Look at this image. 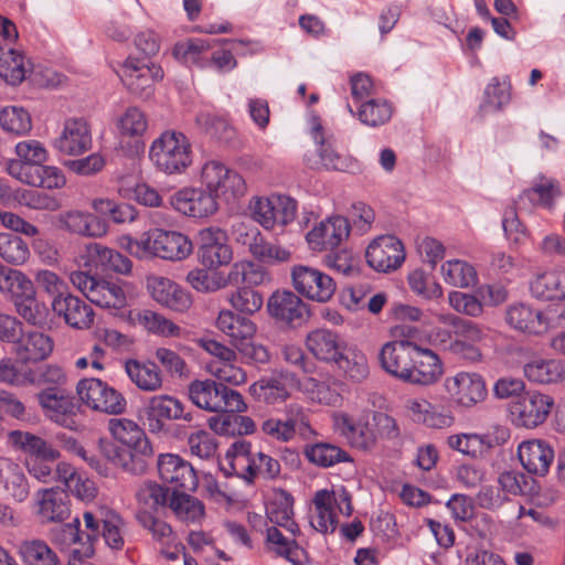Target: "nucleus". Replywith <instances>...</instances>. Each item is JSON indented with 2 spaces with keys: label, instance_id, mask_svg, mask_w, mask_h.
<instances>
[{
  "label": "nucleus",
  "instance_id": "nucleus-1",
  "mask_svg": "<svg viewBox=\"0 0 565 565\" xmlns=\"http://www.w3.org/2000/svg\"><path fill=\"white\" fill-rule=\"evenodd\" d=\"M108 428L116 441L102 443L103 455L116 467L131 475L146 471L148 459L153 455L152 446L145 430L132 419L111 418Z\"/></svg>",
  "mask_w": 565,
  "mask_h": 565
},
{
  "label": "nucleus",
  "instance_id": "nucleus-2",
  "mask_svg": "<svg viewBox=\"0 0 565 565\" xmlns=\"http://www.w3.org/2000/svg\"><path fill=\"white\" fill-rule=\"evenodd\" d=\"M127 249L138 258L156 256L168 260H182L193 250L188 236L174 231L153 228L143 234L140 239L125 238Z\"/></svg>",
  "mask_w": 565,
  "mask_h": 565
},
{
  "label": "nucleus",
  "instance_id": "nucleus-3",
  "mask_svg": "<svg viewBox=\"0 0 565 565\" xmlns=\"http://www.w3.org/2000/svg\"><path fill=\"white\" fill-rule=\"evenodd\" d=\"M149 158L159 171L181 174L192 164V145L184 134L167 130L153 140Z\"/></svg>",
  "mask_w": 565,
  "mask_h": 565
},
{
  "label": "nucleus",
  "instance_id": "nucleus-4",
  "mask_svg": "<svg viewBox=\"0 0 565 565\" xmlns=\"http://www.w3.org/2000/svg\"><path fill=\"white\" fill-rule=\"evenodd\" d=\"M190 401L199 408L211 413H244L247 404L243 395L214 380H194L189 384Z\"/></svg>",
  "mask_w": 565,
  "mask_h": 565
},
{
  "label": "nucleus",
  "instance_id": "nucleus-5",
  "mask_svg": "<svg viewBox=\"0 0 565 565\" xmlns=\"http://www.w3.org/2000/svg\"><path fill=\"white\" fill-rule=\"evenodd\" d=\"M297 210V201L281 194L255 196L249 202L252 218L266 231L282 233L296 218Z\"/></svg>",
  "mask_w": 565,
  "mask_h": 565
},
{
  "label": "nucleus",
  "instance_id": "nucleus-6",
  "mask_svg": "<svg viewBox=\"0 0 565 565\" xmlns=\"http://www.w3.org/2000/svg\"><path fill=\"white\" fill-rule=\"evenodd\" d=\"M315 514L311 526L320 533H333L338 526V513L349 516L352 513L351 495L344 489L319 490L313 497Z\"/></svg>",
  "mask_w": 565,
  "mask_h": 565
},
{
  "label": "nucleus",
  "instance_id": "nucleus-7",
  "mask_svg": "<svg viewBox=\"0 0 565 565\" xmlns=\"http://www.w3.org/2000/svg\"><path fill=\"white\" fill-rule=\"evenodd\" d=\"M76 393L87 407L105 414L119 415L127 407L122 394L99 379L81 380L76 385Z\"/></svg>",
  "mask_w": 565,
  "mask_h": 565
},
{
  "label": "nucleus",
  "instance_id": "nucleus-8",
  "mask_svg": "<svg viewBox=\"0 0 565 565\" xmlns=\"http://www.w3.org/2000/svg\"><path fill=\"white\" fill-rule=\"evenodd\" d=\"M70 280L92 303L98 307L120 309L126 305V295L116 282L97 279L81 270L71 273Z\"/></svg>",
  "mask_w": 565,
  "mask_h": 565
},
{
  "label": "nucleus",
  "instance_id": "nucleus-9",
  "mask_svg": "<svg viewBox=\"0 0 565 565\" xmlns=\"http://www.w3.org/2000/svg\"><path fill=\"white\" fill-rule=\"evenodd\" d=\"M143 416L148 429L152 434L167 430V423L184 420L191 423L193 413L186 411L185 405L175 396L159 394L149 397L143 406Z\"/></svg>",
  "mask_w": 565,
  "mask_h": 565
},
{
  "label": "nucleus",
  "instance_id": "nucleus-10",
  "mask_svg": "<svg viewBox=\"0 0 565 565\" xmlns=\"http://www.w3.org/2000/svg\"><path fill=\"white\" fill-rule=\"evenodd\" d=\"M201 182L215 198L223 195L226 200H236L245 195L247 185L244 178L224 163L211 160L201 169Z\"/></svg>",
  "mask_w": 565,
  "mask_h": 565
},
{
  "label": "nucleus",
  "instance_id": "nucleus-11",
  "mask_svg": "<svg viewBox=\"0 0 565 565\" xmlns=\"http://www.w3.org/2000/svg\"><path fill=\"white\" fill-rule=\"evenodd\" d=\"M120 78L130 93L148 99L153 95L154 83L163 78V71L154 63L128 56L121 65Z\"/></svg>",
  "mask_w": 565,
  "mask_h": 565
},
{
  "label": "nucleus",
  "instance_id": "nucleus-12",
  "mask_svg": "<svg viewBox=\"0 0 565 565\" xmlns=\"http://www.w3.org/2000/svg\"><path fill=\"white\" fill-rule=\"evenodd\" d=\"M291 278L299 294L318 302L329 301L337 289L332 277L310 266H295L291 269Z\"/></svg>",
  "mask_w": 565,
  "mask_h": 565
},
{
  "label": "nucleus",
  "instance_id": "nucleus-13",
  "mask_svg": "<svg viewBox=\"0 0 565 565\" xmlns=\"http://www.w3.org/2000/svg\"><path fill=\"white\" fill-rule=\"evenodd\" d=\"M57 230L73 236L99 238L107 234L106 222L96 214L81 209H68L54 217Z\"/></svg>",
  "mask_w": 565,
  "mask_h": 565
},
{
  "label": "nucleus",
  "instance_id": "nucleus-14",
  "mask_svg": "<svg viewBox=\"0 0 565 565\" xmlns=\"http://www.w3.org/2000/svg\"><path fill=\"white\" fill-rule=\"evenodd\" d=\"M554 406V398L539 391L526 392L510 407L518 426L534 428L543 424Z\"/></svg>",
  "mask_w": 565,
  "mask_h": 565
},
{
  "label": "nucleus",
  "instance_id": "nucleus-15",
  "mask_svg": "<svg viewBox=\"0 0 565 565\" xmlns=\"http://www.w3.org/2000/svg\"><path fill=\"white\" fill-rule=\"evenodd\" d=\"M296 375L287 370H275L249 385V395L259 404L275 406L290 397V384Z\"/></svg>",
  "mask_w": 565,
  "mask_h": 565
},
{
  "label": "nucleus",
  "instance_id": "nucleus-16",
  "mask_svg": "<svg viewBox=\"0 0 565 565\" xmlns=\"http://www.w3.org/2000/svg\"><path fill=\"white\" fill-rule=\"evenodd\" d=\"M198 239V257L204 267L215 269L230 264L233 252L225 231L220 227H206L199 232Z\"/></svg>",
  "mask_w": 565,
  "mask_h": 565
},
{
  "label": "nucleus",
  "instance_id": "nucleus-17",
  "mask_svg": "<svg viewBox=\"0 0 565 565\" xmlns=\"http://www.w3.org/2000/svg\"><path fill=\"white\" fill-rule=\"evenodd\" d=\"M36 398L43 414L50 420L67 429L77 428L78 406L72 396L56 387H47L39 392Z\"/></svg>",
  "mask_w": 565,
  "mask_h": 565
},
{
  "label": "nucleus",
  "instance_id": "nucleus-18",
  "mask_svg": "<svg viewBox=\"0 0 565 565\" xmlns=\"http://www.w3.org/2000/svg\"><path fill=\"white\" fill-rule=\"evenodd\" d=\"M366 263L374 270L387 273L402 266L405 249L402 241L394 235H382L373 239L365 252Z\"/></svg>",
  "mask_w": 565,
  "mask_h": 565
},
{
  "label": "nucleus",
  "instance_id": "nucleus-19",
  "mask_svg": "<svg viewBox=\"0 0 565 565\" xmlns=\"http://www.w3.org/2000/svg\"><path fill=\"white\" fill-rule=\"evenodd\" d=\"M158 472L162 482L170 487L172 493L194 491L198 487V476L194 468L178 455H160Z\"/></svg>",
  "mask_w": 565,
  "mask_h": 565
},
{
  "label": "nucleus",
  "instance_id": "nucleus-20",
  "mask_svg": "<svg viewBox=\"0 0 565 565\" xmlns=\"http://www.w3.org/2000/svg\"><path fill=\"white\" fill-rule=\"evenodd\" d=\"M417 344L407 339L393 340L384 343L379 353L382 369L390 375L406 383L413 359L416 356Z\"/></svg>",
  "mask_w": 565,
  "mask_h": 565
},
{
  "label": "nucleus",
  "instance_id": "nucleus-21",
  "mask_svg": "<svg viewBox=\"0 0 565 565\" xmlns=\"http://www.w3.org/2000/svg\"><path fill=\"white\" fill-rule=\"evenodd\" d=\"M171 205L194 218L209 217L218 209L215 195L207 188H184L171 196Z\"/></svg>",
  "mask_w": 565,
  "mask_h": 565
},
{
  "label": "nucleus",
  "instance_id": "nucleus-22",
  "mask_svg": "<svg viewBox=\"0 0 565 565\" xmlns=\"http://www.w3.org/2000/svg\"><path fill=\"white\" fill-rule=\"evenodd\" d=\"M451 399L463 407H472L487 396L484 380L477 373L459 372L444 383Z\"/></svg>",
  "mask_w": 565,
  "mask_h": 565
},
{
  "label": "nucleus",
  "instance_id": "nucleus-23",
  "mask_svg": "<svg viewBox=\"0 0 565 565\" xmlns=\"http://www.w3.org/2000/svg\"><path fill=\"white\" fill-rule=\"evenodd\" d=\"M267 310L277 322L296 328L308 318L306 303L292 291H276L267 302Z\"/></svg>",
  "mask_w": 565,
  "mask_h": 565
},
{
  "label": "nucleus",
  "instance_id": "nucleus-24",
  "mask_svg": "<svg viewBox=\"0 0 565 565\" xmlns=\"http://www.w3.org/2000/svg\"><path fill=\"white\" fill-rule=\"evenodd\" d=\"M351 225L344 216L335 215L320 222L306 235L313 250H333L349 237Z\"/></svg>",
  "mask_w": 565,
  "mask_h": 565
},
{
  "label": "nucleus",
  "instance_id": "nucleus-25",
  "mask_svg": "<svg viewBox=\"0 0 565 565\" xmlns=\"http://www.w3.org/2000/svg\"><path fill=\"white\" fill-rule=\"evenodd\" d=\"M334 427L354 448L367 450L376 443V435L370 423L369 414L359 416L339 414L334 417Z\"/></svg>",
  "mask_w": 565,
  "mask_h": 565
},
{
  "label": "nucleus",
  "instance_id": "nucleus-26",
  "mask_svg": "<svg viewBox=\"0 0 565 565\" xmlns=\"http://www.w3.org/2000/svg\"><path fill=\"white\" fill-rule=\"evenodd\" d=\"M92 147V134L86 120L71 118L64 122V127L53 141V148L66 156H79Z\"/></svg>",
  "mask_w": 565,
  "mask_h": 565
},
{
  "label": "nucleus",
  "instance_id": "nucleus-27",
  "mask_svg": "<svg viewBox=\"0 0 565 565\" xmlns=\"http://www.w3.org/2000/svg\"><path fill=\"white\" fill-rule=\"evenodd\" d=\"M148 287L158 303L173 311L184 312L192 305L190 294L169 278L153 277L149 279Z\"/></svg>",
  "mask_w": 565,
  "mask_h": 565
},
{
  "label": "nucleus",
  "instance_id": "nucleus-28",
  "mask_svg": "<svg viewBox=\"0 0 565 565\" xmlns=\"http://www.w3.org/2000/svg\"><path fill=\"white\" fill-rule=\"evenodd\" d=\"M412 364L406 380V383L409 384L431 385L440 379L444 372L439 356L433 350L422 348L418 344Z\"/></svg>",
  "mask_w": 565,
  "mask_h": 565
},
{
  "label": "nucleus",
  "instance_id": "nucleus-29",
  "mask_svg": "<svg viewBox=\"0 0 565 565\" xmlns=\"http://www.w3.org/2000/svg\"><path fill=\"white\" fill-rule=\"evenodd\" d=\"M405 408L413 422L423 424L429 428H448L455 420L450 411L433 405L425 398L407 399Z\"/></svg>",
  "mask_w": 565,
  "mask_h": 565
},
{
  "label": "nucleus",
  "instance_id": "nucleus-30",
  "mask_svg": "<svg viewBox=\"0 0 565 565\" xmlns=\"http://www.w3.org/2000/svg\"><path fill=\"white\" fill-rule=\"evenodd\" d=\"M54 342L40 331H22L21 338L13 347L17 359L22 363H38L47 359L53 352Z\"/></svg>",
  "mask_w": 565,
  "mask_h": 565
},
{
  "label": "nucleus",
  "instance_id": "nucleus-31",
  "mask_svg": "<svg viewBox=\"0 0 565 565\" xmlns=\"http://www.w3.org/2000/svg\"><path fill=\"white\" fill-rule=\"evenodd\" d=\"M53 311L63 317L64 321L76 329L89 328L94 320V311L89 305L76 296L66 295L52 300Z\"/></svg>",
  "mask_w": 565,
  "mask_h": 565
},
{
  "label": "nucleus",
  "instance_id": "nucleus-32",
  "mask_svg": "<svg viewBox=\"0 0 565 565\" xmlns=\"http://www.w3.org/2000/svg\"><path fill=\"white\" fill-rule=\"evenodd\" d=\"M518 456L527 472L545 476L554 459V450L546 441L533 439L520 444Z\"/></svg>",
  "mask_w": 565,
  "mask_h": 565
},
{
  "label": "nucleus",
  "instance_id": "nucleus-33",
  "mask_svg": "<svg viewBox=\"0 0 565 565\" xmlns=\"http://www.w3.org/2000/svg\"><path fill=\"white\" fill-rule=\"evenodd\" d=\"M216 328L228 338L234 347L244 344L245 340H253L257 331L253 320L228 309L220 311L216 319Z\"/></svg>",
  "mask_w": 565,
  "mask_h": 565
},
{
  "label": "nucleus",
  "instance_id": "nucleus-34",
  "mask_svg": "<svg viewBox=\"0 0 565 565\" xmlns=\"http://www.w3.org/2000/svg\"><path fill=\"white\" fill-rule=\"evenodd\" d=\"M306 347L317 360L334 363L343 354L345 344L337 333L328 329H317L308 333Z\"/></svg>",
  "mask_w": 565,
  "mask_h": 565
},
{
  "label": "nucleus",
  "instance_id": "nucleus-35",
  "mask_svg": "<svg viewBox=\"0 0 565 565\" xmlns=\"http://www.w3.org/2000/svg\"><path fill=\"white\" fill-rule=\"evenodd\" d=\"M525 377L537 384H553L565 381V361L534 358L523 366Z\"/></svg>",
  "mask_w": 565,
  "mask_h": 565
},
{
  "label": "nucleus",
  "instance_id": "nucleus-36",
  "mask_svg": "<svg viewBox=\"0 0 565 565\" xmlns=\"http://www.w3.org/2000/svg\"><path fill=\"white\" fill-rule=\"evenodd\" d=\"M505 321L514 330L529 333L542 334L541 310L524 302L510 305L505 310Z\"/></svg>",
  "mask_w": 565,
  "mask_h": 565
},
{
  "label": "nucleus",
  "instance_id": "nucleus-37",
  "mask_svg": "<svg viewBox=\"0 0 565 565\" xmlns=\"http://www.w3.org/2000/svg\"><path fill=\"white\" fill-rule=\"evenodd\" d=\"M561 195L562 192L558 182L541 175L535 180L532 188L522 192L519 196L518 204L520 207H526V202H529V205H540L552 210L555 200Z\"/></svg>",
  "mask_w": 565,
  "mask_h": 565
},
{
  "label": "nucleus",
  "instance_id": "nucleus-38",
  "mask_svg": "<svg viewBox=\"0 0 565 565\" xmlns=\"http://www.w3.org/2000/svg\"><path fill=\"white\" fill-rule=\"evenodd\" d=\"M530 291L540 300L565 301V269L539 274L531 281Z\"/></svg>",
  "mask_w": 565,
  "mask_h": 565
},
{
  "label": "nucleus",
  "instance_id": "nucleus-39",
  "mask_svg": "<svg viewBox=\"0 0 565 565\" xmlns=\"http://www.w3.org/2000/svg\"><path fill=\"white\" fill-rule=\"evenodd\" d=\"M125 371L130 381L141 391L156 392L162 387V375L157 364L128 360Z\"/></svg>",
  "mask_w": 565,
  "mask_h": 565
},
{
  "label": "nucleus",
  "instance_id": "nucleus-40",
  "mask_svg": "<svg viewBox=\"0 0 565 565\" xmlns=\"http://www.w3.org/2000/svg\"><path fill=\"white\" fill-rule=\"evenodd\" d=\"M39 495V515L42 521L62 522L68 518V495L65 491L45 489Z\"/></svg>",
  "mask_w": 565,
  "mask_h": 565
},
{
  "label": "nucleus",
  "instance_id": "nucleus-41",
  "mask_svg": "<svg viewBox=\"0 0 565 565\" xmlns=\"http://www.w3.org/2000/svg\"><path fill=\"white\" fill-rule=\"evenodd\" d=\"M266 515L269 521L278 526L285 527L294 536L299 532L294 516V498L285 490L275 493L274 499L266 507Z\"/></svg>",
  "mask_w": 565,
  "mask_h": 565
},
{
  "label": "nucleus",
  "instance_id": "nucleus-42",
  "mask_svg": "<svg viewBox=\"0 0 565 565\" xmlns=\"http://www.w3.org/2000/svg\"><path fill=\"white\" fill-rule=\"evenodd\" d=\"M213 43L205 39H189L174 45L173 55L186 65L207 68Z\"/></svg>",
  "mask_w": 565,
  "mask_h": 565
},
{
  "label": "nucleus",
  "instance_id": "nucleus-43",
  "mask_svg": "<svg viewBox=\"0 0 565 565\" xmlns=\"http://www.w3.org/2000/svg\"><path fill=\"white\" fill-rule=\"evenodd\" d=\"M11 446L23 451L28 457L58 458L60 452L43 438L28 431L12 430L8 434Z\"/></svg>",
  "mask_w": 565,
  "mask_h": 565
},
{
  "label": "nucleus",
  "instance_id": "nucleus-44",
  "mask_svg": "<svg viewBox=\"0 0 565 565\" xmlns=\"http://www.w3.org/2000/svg\"><path fill=\"white\" fill-rule=\"evenodd\" d=\"M87 250L95 266L103 271L127 275L131 270V260L115 249L98 243H92L87 246Z\"/></svg>",
  "mask_w": 565,
  "mask_h": 565
},
{
  "label": "nucleus",
  "instance_id": "nucleus-45",
  "mask_svg": "<svg viewBox=\"0 0 565 565\" xmlns=\"http://www.w3.org/2000/svg\"><path fill=\"white\" fill-rule=\"evenodd\" d=\"M303 455L310 463L320 468H329L340 462L352 461L348 451L334 444L324 441L307 445L303 449Z\"/></svg>",
  "mask_w": 565,
  "mask_h": 565
},
{
  "label": "nucleus",
  "instance_id": "nucleus-46",
  "mask_svg": "<svg viewBox=\"0 0 565 565\" xmlns=\"http://www.w3.org/2000/svg\"><path fill=\"white\" fill-rule=\"evenodd\" d=\"M17 312L30 324L41 326L46 321V307L35 298L33 282L30 284V290H21L19 296L11 299Z\"/></svg>",
  "mask_w": 565,
  "mask_h": 565
},
{
  "label": "nucleus",
  "instance_id": "nucleus-47",
  "mask_svg": "<svg viewBox=\"0 0 565 565\" xmlns=\"http://www.w3.org/2000/svg\"><path fill=\"white\" fill-rule=\"evenodd\" d=\"M268 279L266 269L253 262H237L232 265L227 274V284L252 288L259 286Z\"/></svg>",
  "mask_w": 565,
  "mask_h": 565
},
{
  "label": "nucleus",
  "instance_id": "nucleus-48",
  "mask_svg": "<svg viewBox=\"0 0 565 565\" xmlns=\"http://www.w3.org/2000/svg\"><path fill=\"white\" fill-rule=\"evenodd\" d=\"M24 56L12 47H0V77L10 85L20 84L26 76Z\"/></svg>",
  "mask_w": 565,
  "mask_h": 565
},
{
  "label": "nucleus",
  "instance_id": "nucleus-49",
  "mask_svg": "<svg viewBox=\"0 0 565 565\" xmlns=\"http://www.w3.org/2000/svg\"><path fill=\"white\" fill-rule=\"evenodd\" d=\"M280 473V463L277 459L257 451L254 457L249 459L247 466L238 477L246 482L252 483L257 478L275 479Z\"/></svg>",
  "mask_w": 565,
  "mask_h": 565
},
{
  "label": "nucleus",
  "instance_id": "nucleus-50",
  "mask_svg": "<svg viewBox=\"0 0 565 565\" xmlns=\"http://www.w3.org/2000/svg\"><path fill=\"white\" fill-rule=\"evenodd\" d=\"M345 376L355 383L363 382L369 376V364L365 354L354 349H343V354L334 362Z\"/></svg>",
  "mask_w": 565,
  "mask_h": 565
},
{
  "label": "nucleus",
  "instance_id": "nucleus-51",
  "mask_svg": "<svg viewBox=\"0 0 565 565\" xmlns=\"http://www.w3.org/2000/svg\"><path fill=\"white\" fill-rule=\"evenodd\" d=\"M511 100V84L508 77L500 81L492 77L484 88L483 102L480 109L484 113L498 111Z\"/></svg>",
  "mask_w": 565,
  "mask_h": 565
},
{
  "label": "nucleus",
  "instance_id": "nucleus-52",
  "mask_svg": "<svg viewBox=\"0 0 565 565\" xmlns=\"http://www.w3.org/2000/svg\"><path fill=\"white\" fill-rule=\"evenodd\" d=\"M136 520L151 534L152 539L161 545L173 542L174 533L171 525L159 518L154 511L141 508L136 512Z\"/></svg>",
  "mask_w": 565,
  "mask_h": 565
},
{
  "label": "nucleus",
  "instance_id": "nucleus-53",
  "mask_svg": "<svg viewBox=\"0 0 565 565\" xmlns=\"http://www.w3.org/2000/svg\"><path fill=\"white\" fill-rule=\"evenodd\" d=\"M169 507L182 522L195 523L204 516L203 503L196 498L185 493H172Z\"/></svg>",
  "mask_w": 565,
  "mask_h": 565
},
{
  "label": "nucleus",
  "instance_id": "nucleus-54",
  "mask_svg": "<svg viewBox=\"0 0 565 565\" xmlns=\"http://www.w3.org/2000/svg\"><path fill=\"white\" fill-rule=\"evenodd\" d=\"M393 115L391 103L385 99H369L361 104L356 111L359 120L370 127L385 125Z\"/></svg>",
  "mask_w": 565,
  "mask_h": 565
},
{
  "label": "nucleus",
  "instance_id": "nucleus-55",
  "mask_svg": "<svg viewBox=\"0 0 565 565\" xmlns=\"http://www.w3.org/2000/svg\"><path fill=\"white\" fill-rule=\"evenodd\" d=\"M20 553L25 565H61L56 553L44 541H25Z\"/></svg>",
  "mask_w": 565,
  "mask_h": 565
},
{
  "label": "nucleus",
  "instance_id": "nucleus-56",
  "mask_svg": "<svg viewBox=\"0 0 565 565\" xmlns=\"http://www.w3.org/2000/svg\"><path fill=\"white\" fill-rule=\"evenodd\" d=\"M441 273L447 284L466 288L477 282L476 269L468 263L459 259L447 260L441 266Z\"/></svg>",
  "mask_w": 565,
  "mask_h": 565
},
{
  "label": "nucleus",
  "instance_id": "nucleus-57",
  "mask_svg": "<svg viewBox=\"0 0 565 565\" xmlns=\"http://www.w3.org/2000/svg\"><path fill=\"white\" fill-rule=\"evenodd\" d=\"M298 388L308 399L315 403L337 405L341 399L340 394L331 388L328 383L313 377H307L298 382Z\"/></svg>",
  "mask_w": 565,
  "mask_h": 565
},
{
  "label": "nucleus",
  "instance_id": "nucleus-58",
  "mask_svg": "<svg viewBox=\"0 0 565 565\" xmlns=\"http://www.w3.org/2000/svg\"><path fill=\"white\" fill-rule=\"evenodd\" d=\"M0 126L9 134L21 136L31 130L32 120L23 107L9 106L0 111Z\"/></svg>",
  "mask_w": 565,
  "mask_h": 565
},
{
  "label": "nucleus",
  "instance_id": "nucleus-59",
  "mask_svg": "<svg viewBox=\"0 0 565 565\" xmlns=\"http://www.w3.org/2000/svg\"><path fill=\"white\" fill-rule=\"evenodd\" d=\"M30 256L28 244L12 233H0V257L13 265L24 264Z\"/></svg>",
  "mask_w": 565,
  "mask_h": 565
},
{
  "label": "nucleus",
  "instance_id": "nucleus-60",
  "mask_svg": "<svg viewBox=\"0 0 565 565\" xmlns=\"http://www.w3.org/2000/svg\"><path fill=\"white\" fill-rule=\"evenodd\" d=\"M125 520L115 511H107L102 519V536L111 550H121L125 545Z\"/></svg>",
  "mask_w": 565,
  "mask_h": 565
},
{
  "label": "nucleus",
  "instance_id": "nucleus-61",
  "mask_svg": "<svg viewBox=\"0 0 565 565\" xmlns=\"http://www.w3.org/2000/svg\"><path fill=\"white\" fill-rule=\"evenodd\" d=\"M265 543L267 548L277 556L296 563L299 551L296 540L286 537L276 526H270L266 530Z\"/></svg>",
  "mask_w": 565,
  "mask_h": 565
},
{
  "label": "nucleus",
  "instance_id": "nucleus-62",
  "mask_svg": "<svg viewBox=\"0 0 565 565\" xmlns=\"http://www.w3.org/2000/svg\"><path fill=\"white\" fill-rule=\"evenodd\" d=\"M139 322L145 329L157 335L178 338L182 334L181 327L167 319L164 316L151 310L142 311L139 315Z\"/></svg>",
  "mask_w": 565,
  "mask_h": 565
},
{
  "label": "nucleus",
  "instance_id": "nucleus-63",
  "mask_svg": "<svg viewBox=\"0 0 565 565\" xmlns=\"http://www.w3.org/2000/svg\"><path fill=\"white\" fill-rule=\"evenodd\" d=\"M86 531L81 532L85 543L82 547H75L71 551L70 558H89L94 554V543L99 539L102 520H98L92 512L83 514Z\"/></svg>",
  "mask_w": 565,
  "mask_h": 565
},
{
  "label": "nucleus",
  "instance_id": "nucleus-64",
  "mask_svg": "<svg viewBox=\"0 0 565 565\" xmlns=\"http://www.w3.org/2000/svg\"><path fill=\"white\" fill-rule=\"evenodd\" d=\"M230 305L238 312L252 316L260 310L263 306V296L248 287H238L234 292L227 296Z\"/></svg>",
  "mask_w": 565,
  "mask_h": 565
}]
</instances>
